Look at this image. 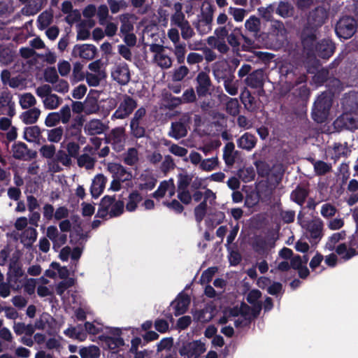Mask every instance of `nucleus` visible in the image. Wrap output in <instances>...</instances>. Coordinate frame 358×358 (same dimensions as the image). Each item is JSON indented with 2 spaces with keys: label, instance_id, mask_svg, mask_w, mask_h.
<instances>
[{
  "label": "nucleus",
  "instance_id": "obj_1",
  "mask_svg": "<svg viewBox=\"0 0 358 358\" xmlns=\"http://www.w3.org/2000/svg\"><path fill=\"white\" fill-rule=\"evenodd\" d=\"M215 79L218 83L222 82L224 90L231 96L238 93L240 83L235 79L234 75L228 71L224 65L217 64L213 69Z\"/></svg>",
  "mask_w": 358,
  "mask_h": 358
},
{
  "label": "nucleus",
  "instance_id": "obj_2",
  "mask_svg": "<svg viewBox=\"0 0 358 358\" xmlns=\"http://www.w3.org/2000/svg\"><path fill=\"white\" fill-rule=\"evenodd\" d=\"M52 88L48 84H43L36 89V94L42 99L43 106L48 110L57 108L62 102V99L52 93Z\"/></svg>",
  "mask_w": 358,
  "mask_h": 358
},
{
  "label": "nucleus",
  "instance_id": "obj_3",
  "mask_svg": "<svg viewBox=\"0 0 358 358\" xmlns=\"http://www.w3.org/2000/svg\"><path fill=\"white\" fill-rule=\"evenodd\" d=\"M150 51L152 54V62L155 65L162 69H169L172 66L173 59L163 45L152 43L150 45Z\"/></svg>",
  "mask_w": 358,
  "mask_h": 358
},
{
  "label": "nucleus",
  "instance_id": "obj_4",
  "mask_svg": "<svg viewBox=\"0 0 358 358\" xmlns=\"http://www.w3.org/2000/svg\"><path fill=\"white\" fill-rule=\"evenodd\" d=\"M331 106V96L329 94H321L314 104L313 117L317 122H324Z\"/></svg>",
  "mask_w": 358,
  "mask_h": 358
},
{
  "label": "nucleus",
  "instance_id": "obj_5",
  "mask_svg": "<svg viewBox=\"0 0 358 358\" xmlns=\"http://www.w3.org/2000/svg\"><path fill=\"white\" fill-rule=\"evenodd\" d=\"M206 350L205 343L196 340L184 343L179 349V354L187 358H199Z\"/></svg>",
  "mask_w": 358,
  "mask_h": 358
},
{
  "label": "nucleus",
  "instance_id": "obj_6",
  "mask_svg": "<svg viewBox=\"0 0 358 358\" xmlns=\"http://www.w3.org/2000/svg\"><path fill=\"white\" fill-rule=\"evenodd\" d=\"M357 24L355 20L350 17H344L337 22L335 31L339 38H349L356 31Z\"/></svg>",
  "mask_w": 358,
  "mask_h": 358
},
{
  "label": "nucleus",
  "instance_id": "obj_7",
  "mask_svg": "<svg viewBox=\"0 0 358 358\" xmlns=\"http://www.w3.org/2000/svg\"><path fill=\"white\" fill-rule=\"evenodd\" d=\"M113 80L122 85L127 84L130 80V71L128 65L125 63L115 64L110 71Z\"/></svg>",
  "mask_w": 358,
  "mask_h": 358
},
{
  "label": "nucleus",
  "instance_id": "obj_8",
  "mask_svg": "<svg viewBox=\"0 0 358 358\" xmlns=\"http://www.w3.org/2000/svg\"><path fill=\"white\" fill-rule=\"evenodd\" d=\"M137 106L136 101L129 96H124L117 109L113 114L112 118L124 119L128 117Z\"/></svg>",
  "mask_w": 358,
  "mask_h": 358
},
{
  "label": "nucleus",
  "instance_id": "obj_9",
  "mask_svg": "<svg viewBox=\"0 0 358 358\" xmlns=\"http://www.w3.org/2000/svg\"><path fill=\"white\" fill-rule=\"evenodd\" d=\"M59 162L64 166L69 167L72 164L71 157L63 150H58L55 155V159L48 164L49 169L52 172L61 171L62 168L58 164Z\"/></svg>",
  "mask_w": 358,
  "mask_h": 358
},
{
  "label": "nucleus",
  "instance_id": "obj_10",
  "mask_svg": "<svg viewBox=\"0 0 358 358\" xmlns=\"http://www.w3.org/2000/svg\"><path fill=\"white\" fill-rule=\"evenodd\" d=\"M96 48L91 44L76 45L72 50V56L90 60L94 58Z\"/></svg>",
  "mask_w": 358,
  "mask_h": 358
},
{
  "label": "nucleus",
  "instance_id": "obj_11",
  "mask_svg": "<svg viewBox=\"0 0 358 358\" xmlns=\"http://www.w3.org/2000/svg\"><path fill=\"white\" fill-rule=\"evenodd\" d=\"M107 170L113 175V178L118 179L122 182L129 181L132 178L131 172L121 164L114 162L108 163Z\"/></svg>",
  "mask_w": 358,
  "mask_h": 358
},
{
  "label": "nucleus",
  "instance_id": "obj_12",
  "mask_svg": "<svg viewBox=\"0 0 358 358\" xmlns=\"http://www.w3.org/2000/svg\"><path fill=\"white\" fill-rule=\"evenodd\" d=\"M275 246L274 239L271 237H258L253 243V248L258 254L264 256L268 255L269 251Z\"/></svg>",
  "mask_w": 358,
  "mask_h": 358
},
{
  "label": "nucleus",
  "instance_id": "obj_13",
  "mask_svg": "<svg viewBox=\"0 0 358 358\" xmlns=\"http://www.w3.org/2000/svg\"><path fill=\"white\" fill-rule=\"evenodd\" d=\"M328 16L327 10L325 8L320 6L312 10L308 17V23L312 27L322 26Z\"/></svg>",
  "mask_w": 358,
  "mask_h": 358
},
{
  "label": "nucleus",
  "instance_id": "obj_14",
  "mask_svg": "<svg viewBox=\"0 0 358 358\" xmlns=\"http://www.w3.org/2000/svg\"><path fill=\"white\" fill-rule=\"evenodd\" d=\"M196 91L199 96H205L210 93L211 80L209 76L205 72H200L196 78Z\"/></svg>",
  "mask_w": 358,
  "mask_h": 358
},
{
  "label": "nucleus",
  "instance_id": "obj_15",
  "mask_svg": "<svg viewBox=\"0 0 358 358\" xmlns=\"http://www.w3.org/2000/svg\"><path fill=\"white\" fill-rule=\"evenodd\" d=\"M46 236L52 241L53 249L55 250L64 245L67 241L66 234L59 232L55 226H50L47 228Z\"/></svg>",
  "mask_w": 358,
  "mask_h": 358
},
{
  "label": "nucleus",
  "instance_id": "obj_16",
  "mask_svg": "<svg viewBox=\"0 0 358 358\" xmlns=\"http://www.w3.org/2000/svg\"><path fill=\"white\" fill-rule=\"evenodd\" d=\"M175 192L176 187L173 180L170 179L164 180L160 183L158 189L153 193V196L158 199L166 196L172 197L175 194Z\"/></svg>",
  "mask_w": 358,
  "mask_h": 358
},
{
  "label": "nucleus",
  "instance_id": "obj_17",
  "mask_svg": "<svg viewBox=\"0 0 358 358\" xmlns=\"http://www.w3.org/2000/svg\"><path fill=\"white\" fill-rule=\"evenodd\" d=\"M264 75L262 69H257L250 73L244 80V83L251 88H262L264 86Z\"/></svg>",
  "mask_w": 358,
  "mask_h": 358
},
{
  "label": "nucleus",
  "instance_id": "obj_18",
  "mask_svg": "<svg viewBox=\"0 0 358 358\" xmlns=\"http://www.w3.org/2000/svg\"><path fill=\"white\" fill-rule=\"evenodd\" d=\"M110 138L114 149L117 152L121 151L125 143L124 129L122 127L113 129L110 135Z\"/></svg>",
  "mask_w": 358,
  "mask_h": 358
},
{
  "label": "nucleus",
  "instance_id": "obj_19",
  "mask_svg": "<svg viewBox=\"0 0 358 358\" xmlns=\"http://www.w3.org/2000/svg\"><path fill=\"white\" fill-rule=\"evenodd\" d=\"M107 178L103 174H97L92 180L90 192L94 198H98L103 192Z\"/></svg>",
  "mask_w": 358,
  "mask_h": 358
},
{
  "label": "nucleus",
  "instance_id": "obj_20",
  "mask_svg": "<svg viewBox=\"0 0 358 358\" xmlns=\"http://www.w3.org/2000/svg\"><path fill=\"white\" fill-rule=\"evenodd\" d=\"M306 230L312 239L320 240L323 236V222L320 219L313 220L307 224Z\"/></svg>",
  "mask_w": 358,
  "mask_h": 358
},
{
  "label": "nucleus",
  "instance_id": "obj_21",
  "mask_svg": "<svg viewBox=\"0 0 358 358\" xmlns=\"http://www.w3.org/2000/svg\"><path fill=\"white\" fill-rule=\"evenodd\" d=\"M106 129V126L97 119H93L89 121L84 127L85 131L90 135L102 134Z\"/></svg>",
  "mask_w": 358,
  "mask_h": 358
},
{
  "label": "nucleus",
  "instance_id": "obj_22",
  "mask_svg": "<svg viewBox=\"0 0 358 358\" xmlns=\"http://www.w3.org/2000/svg\"><path fill=\"white\" fill-rule=\"evenodd\" d=\"M189 117L187 115L182 119L183 122H175L172 123L171 131L170 132L171 136L176 139H179L186 136L187 129L185 126V123L189 122Z\"/></svg>",
  "mask_w": 358,
  "mask_h": 358
},
{
  "label": "nucleus",
  "instance_id": "obj_23",
  "mask_svg": "<svg viewBox=\"0 0 358 358\" xmlns=\"http://www.w3.org/2000/svg\"><path fill=\"white\" fill-rule=\"evenodd\" d=\"M190 303V299L187 294L180 293L175 300L176 315H180L186 312Z\"/></svg>",
  "mask_w": 358,
  "mask_h": 358
},
{
  "label": "nucleus",
  "instance_id": "obj_24",
  "mask_svg": "<svg viewBox=\"0 0 358 358\" xmlns=\"http://www.w3.org/2000/svg\"><path fill=\"white\" fill-rule=\"evenodd\" d=\"M334 45L329 40H322L318 43L315 50L318 55L322 58L329 57L334 52Z\"/></svg>",
  "mask_w": 358,
  "mask_h": 358
},
{
  "label": "nucleus",
  "instance_id": "obj_25",
  "mask_svg": "<svg viewBox=\"0 0 358 358\" xmlns=\"http://www.w3.org/2000/svg\"><path fill=\"white\" fill-rule=\"evenodd\" d=\"M256 143V137L249 133L244 134L237 141V144L239 148L247 150H252L255 146Z\"/></svg>",
  "mask_w": 358,
  "mask_h": 358
},
{
  "label": "nucleus",
  "instance_id": "obj_26",
  "mask_svg": "<svg viewBox=\"0 0 358 358\" xmlns=\"http://www.w3.org/2000/svg\"><path fill=\"white\" fill-rule=\"evenodd\" d=\"M41 113V111L39 108H32L23 112L20 115V118L24 123L31 124L37 122Z\"/></svg>",
  "mask_w": 358,
  "mask_h": 358
},
{
  "label": "nucleus",
  "instance_id": "obj_27",
  "mask_svg": "<svg viewBox=\"0 0 358 358\" xmlns=\"http://www.w3.org/2000/svg\"><path fill=\"white\" fill-rule=\"evenodd\" d=\"M41 136V129L38 126H31L24 129V138L29 142L39 143Z\"/></svg>",
  "mask_w": 358,
  "mask_h": 358
},
{
  "label": "nucleus",
  "instance_id": "obj_28",
  "mask_svg": "<svg viewBox=\"0 0 358 358\" xmlns=\"http://www.w3.org/2000/svg\"><path fill=\"white\" fill-rule=\"evenodd\" d=\"M275 9V13L283 18L292 17L294 13L293 6L286 1H280Z\"/></svg>",
  "mask_w": 358,
  "mask_h": 358
},
{
  "label": "nucleus",
  "instance_id": "obj_29",
  "mask_svg": "<svg viewBox=\"0 0 358 358\" xmlns=\"http://www.w3.org/2000/svg\"><path fill=\"white\" fill-rule=\"evenodd\" d=\"M259 313L258 310L254 308L252 309L245 303H242L238 310H235L233 313L234 315H238V314L243 315L245 319L250 320L252 317H257Z\"/></svg>",
  "mask_w": 358,
  "mask_h": 358
},
{
  "label": "nucleus",
  "instance_id": "obj_30",
  "mask_svg": "<svg viewBox=\"0 0 358 358\" xmlns=\"http://www.w3.org/2000/svg\"><path fill=\"white\" fill-rule=\"evenodd\" d=\"M234 148L235 145L233 143H227L224 148L223 159L229 166H231L235 162Z\"/></svg>",
  "mask_w": 358,
  "mask_h": 358
},
{
  "label": "nucleus",
  "instance_id": "obj_31",
  "mask_svg": "<svg viewBox=\"0 0 358 358\" xmlns=\"http://www.w3.org/2000/svg\"><path fill=\"white\" fill-rule=\"evenodd\" d=\"M1 76H2V79H3V82H6L5 81L6 78L7 79H8V83L10 87L17 88L20 90L24 89L25 83H24V80L23 78H22L19 76H17V77H13V78H11L9 79V73L7 71H3Z\"/></svg>",
  "mask_w": 358,
  "mask_h": 358
},
{
  "label": "nucleus",
  "instance_id": "obj_32",
  "mask_svg": "<svg viewBox=\"0 0 358 358\" xmlns=\"http://www.w3.org/2000/svg\"><path fill=\"white\" fill-rule=\"evenodd\" d=\"M79 355L81 358H98L100 356V350L95 345L83 347L80 349Z\"/></svg>",
  "mask_w": 358,
  "mask_h": 358
},
{
  "label": "nucleus",
  "instance_id": "obj_33",
  "mask_svg": "<svg viewBox=\"0 0 358 358\" xmlns=\"http://www.w3.org/2000/svg\"><path fill=\"white\" fill-rule=\"evenodd\" d=\"M139 160L138 150L134 148H131L123 155L124 162L129 166H134Z\"/></svg>",
  "mask_w": 358,
  "mask_h": 358
},
{
  "label": "nucleus",
  "instance_id": "obj_34",
  "mask_svg": "<svg viewBox=\"0 0 358 358\" xmlns=\"http://www.w3.org/2000/svg\"><path fill=\"white\" fill-rule=\"evenodd\" d=\"M239 178L244 182H248L254 180L255 171L252 166H245L238 171Z\"/></svg>",
  "mask_w": 358,
  "mask_h": 358
},
{
  "label": "nucleus",
  "instance_id": "obj_35",
  "mask_svg": "<svg viewBox=\"0 0 358 358\" xmlns=\"http://www.w3.org/2000/svg\"><path fill=\"white\" fill-rule=\"evenodd\" d=\"M13 330L17 335L24 334L27 336H31L34 332V327L32 324L27 325L23 322H15Z\"/></svg>",
  "mask_w": 358,
  "mask_h": 358
},
{
  "label": "nucleus",
  "instance_id": "obj_36",
  "mask_svg": "<svg viewBox=\"0 0 358 358\" xmlns=\"http://www.w3.org/2000/svg\"><path fill=\"white\" fill-rule=\"evenodd\" d=\"M19 103L24 109H28L34 106L36 103V99L31 93H24L19 95Z\"/></svg>",
  "mask_w": 358,
  "mask_h": 358
},
{
  "label": "nucleus",
  "instance_id": "obj_37",
  "mask_svg": "<svg viewBox=\"0 0 358 358\" xmlns=\"http://www.w3.org/2000/svg\"><path fill=\"white\" fill-rule=\"evenodd\" d=\"M219 166V159L217 156L211 158L203 159L199 166V169L204 171H212Z\"/></svg>",
  "mask_w": 358,
  "mask_h": 358
},
{
  "label": "nucleus",
  "instance_id": "obj_38",
  "mask_svg": "<svg viewBox=\"0 0 358 358\" xmlns=\"http://www.w3.org/2000/svg\"><path fill=\"white\" fill-rule=\"evenodd\" d=\"M141 180L139 188L142 190L152 189L155 186L157 182L156 179L148 173L141 175Z\"/></svg>",
  "mask_w": 358,
  "mask_h": 358
},
{
  "label": "nucleus",
  "instance_id": "obj_39",
  "mask_svg": "<svg viewBox=\"0 0 358 358\" xmlns=\"http://www.w3.org/2000/svg\"><path fill=\"white\" fill-rule=\"evenodd\" d=\"M115 200L113 197L108 196H104L102 199L100 204L101 207L98 211V214L100 217H104L108 215Z\"/></svg>",
  "mask_w": 358,
  "mask_h": 358
},
{
  "label": "nucleus",
  "instance_id": "obj_40",
  "mask_svg": "<svg viewBox=\"0 0 358 358\" xmlns=\"http://www.w3.org/2000/svg\"><path fill=\"white\" fill-rule=\"evenodd\" d=\"M346 233L345 231L333 234L326 243V248L331 251L334 250L336 244L340 241H343L345 238Z\"/></svg>",
  "mask_w": 358,
  "mask_h": 358
},
{
  "label": "nucleus",
  "instance_id": "obj_41",
  "mask_svg": "<svg viewBox=\"0 0 358 358\" xmlns=\"http://www.w3.org/2000/svg\"><path fill=\"white\" fill-rule=\"evenodd\" d=\"M37 238V231L31 227L27 228L22 235V242L24 245H31Z\"/></svg>",
  "mask_w": 358,
  "mask_h": 358
},
{
  "label": "nucleus",
  "instance_id": "obj_42",
  "mask_svg": "<svg viewBox=\"0 0 358 358\" xmlns=\"http://www.w3.org/2000/svg\"><path fill=\"white\" fill-rule=\"evenodd\" d=\"M336 252L345 260H348L357 254V251H355L352 247L348 249L347 245L345 243L338 245L336 248Z\"/></svg>",
  "mask_w": 358,
  "mask_h": 358
},
{
  "label": "nucleus",
  "instance_id": "obj_43",
  "mask_svg": "<svg viewBox=\"0 0 358 358\" xmlns=\"http://www.w3.org/2000/svg\"><path fill=\"white\" fill-rule=\"evenodd\" d=\"M95 164V159L87 154H83L78 157V165L87 170L93 169Z\"/></svg>",
  "mask_w": 358,
  "mask_h": 358
},
{
  "label": "nucleus",
  "instance_id": "obj_44",
  "mask_svg": "<svg viewBox=\"0 0 358 358\" xmlns=\"http://www.w3.org/2000/svg\"><path fill=\"white\" fill-rule=\"evenodd\" d=\"M47 2L48 0H31L27 6V13L35 15L46 5Z\"/></svg>",
  "mask_w": 358,
  "mask_h": 358
},
{
  "label": "nucleus",
  "instance_id": "obj_45",
  "mask_svg": "<svg viewBox=\"0 0 358 358\" xmlns=\"http://www.w3.org/2000/svg\"><path fill=\"white\" fill-rule=\"evenodd\" d=\"M142 200L141 195L138 192H133L131 193L128 198V201L126 205V209L128 211L132 212L137 208L138 203Z\"/></svg>",
  "mask_w": 358,
  "mask_h": 358
},
{
  "label": "nucleus",
  "instance_id": "obj_46",
  "mask_svg": "<svg viewBox=\"0 0 358 358\" xmlns=\"http://www.w3.org/2000/svg\"><path fill=\"white\" fill-rule=\"evenodd\" d=\"M85 113L91 115L96 113L99 110V106L97 101L93 97H87L84 101Z\"/></svg>",
  "mask_w": 358,
  "mask_h": 358
},
{
  "label": "nucleus",
  "instance_id": "obj_47",
  "mask_svg": "<svg viewBox=\"0 0 358 358\" xmlns=\"http://www.w3.org/2000/svg\"><path fill=\"white\" fill-rule=\"evenodd\" d=\"M245 29L252 33L257 34L260 29V20L255 15L250 16L245 22Z\"/></svg>",
  "mask_w": 358,
  "mask_h": 358
},
{
  "label": "nucleus",
  "instance_id": "obj_48",
  "mask_svg": "<svg viewBox=\"0 0 358 358\" xmlns=\"http://www.w3.org/2000/svg\"><path fill=\"white\" fill-rule=\"evenodd\" d=\"M338 122H343L345 127L348 129L353 130L358 129V120L351 115L345 114L342 115L341 119L336 121V123Z\"/></svg>",
  "mask_w": 358,
  "mask_h": 358
},
{
  "label": "nucleus",
  "instance_id": "obj_49",
  "mask_svg": "<svg viewBox=\"0 0 358 358\" xmlns=\"http://www.w3.org/2000/svg\"><path fill=\"white\" fill-rule=\"evenodd\" d=\"M307 196L306 189L302 187H297L291 194L292 199L301 206L304 203Z\"/></svg>",
  "mask_w": 358,
  "mask_h": 358
},
{
  "label": "nucleus",
  "instance_id": "obj_50",
  "mask_svg": "<svg viewBox=\"0 0 358 358\" xmlns=\"http://www.w3.org/2000/svg\"><path fill=\"white\" fill-rule=\"evenodd\" d=\"M262 294L261 292L257 289H252L251 290L247 296V301L254 306V308L255 309L258 310V311H260L262 308V304L260 302H259V299L261 297Z\"/></svg>",
  "mask_w": 358,
  "mask_h": 358
},
{
  "label": "nucleus",
  "instance_id": "obj_51",
  "mask_svg": "<svg viewBox=\"0 0 358 358\" xmlns=\"http://www.w3.org/2000/svg\"><path fill=\"white\" fill-rule=\"evenodd\" d=\"M86 82L90 87H97L100 83L104 80L106 76H101V74H95L94 73L87 72L85 76Z\"/></svg>",
  "mask_w": 358,
  "mask_h": 358
},
{
  "label": "nucleus",
  "instance_id": "obj_52",
  "mask_svg": "<svg viewBox=\"0 0 358 358\" xmlns=\"http://www.w3.org/2000/svg\"><path fill=\"white\" fill-rule=\"evenodd\" d=\"M186 44L184 43H177L174 45L173 53L176 57L177 62L179 64H182L185 61V54H186Z\"/></svg>",
  "mask_w": 358,
  "mask_h": 358
},
{
  "label": "nucleus",
  "instance_id": "obj_53",
  "mask_svg": "<svg viewBox=\"0 0 358 358\" xmlns=\"http://www.w3.org/2000/svg\"><path fill=\"white\" fill-rule=\"evenodd\" d=\"M192 180V176L187 173H181L178 176V189H187L188 186Z\"/></svg>",
  "mask_w": 358,
  "mask_h": 358
},
{
  "label": "nucleus",
  "instance_id": "obj_54",
  "mask_svg": "<svg viewBox=\"0 0 358 358\" xmlns=\"http://www.w3.org/2000/svg\"><path fill=\"white\" fill-rule=\"evenodd\" d=\"M53 15L51 11L45 10L38 17V22L41 29H44L50 25L52 21Z\"/></svg>",
  "mask_w": 358,
  "mask_h": 358
},
{
  "label": "nucleus",
  "instance_id": "obj_55",
  "mask_svg": "<svg viewBox=\"0 0 358 358\" xmlns=\"http://www.w3.org/2000/svg\"><path fill=\"white\" fill-rule=\"evenodd\" d=\"M229 14L233 17L236 22H241L247 15V10L243 8L229 7Z\"/></svg>",
  "mask_w": 358,
  "mask_h": 358
},
{
  "label": "nucleus",
  "instance_id": "obj_56",
  "mask_svg": "<svg viewBox=\"0 0 358 358\" xmlns=\"http://www.w3.org/2000/svg\"><path fill=\"white\" fill-rule=\"evenodd\" d=\"M85 75L83 72V65L80 62L73 64L72 78L73 82H79L85 78Z\"/></svg>",
  "mask_w": 358,
  "mask_h": 358
},
{
  "label": "nucleus",
  "instance_id": "obj_57",
  "mask_svg": "<svg viewBox=\"0 0 358 358\" xmlns=\"http://www.w3.org/2000/svg\"><path fill=\"white\" fill-rule=\"evenodd\" d=\"M63 133L64 130L61 127L52 129L48 132V140L52 143H58L62 139Z\"/></svg>",
  "mask_w": 358,
  "mask_h": 358
},
{
  "label": "nucleus",
  "instance_id": "obj_58",
  "mask_svg": "<svg viewBox=\"0 0 358 358\" xmlns=\"http://www.w3.org/2000/svg\"><path fill=\"white\" fill-rule=\"evenodd\" d=\"M88 69L89 73H94L95 74H101V76H106V73L103 68V63L101 60L98 59L89 64Z\"/></svg>",
  "mask_w": 358,
  "mask_h": 358
},
{
  "label": "nucleus",
  "instance_id": "obj_59",
  "mask_svg": "<svg viewBox=\"0 0 358 358\" xmlns=\"http://www.w3.org/2000/svg\"><path fill=\"white\" fill-rule=\"evenodd\" d=\"M39 152L42 157L50 159L56 155V148L53 145H45L40 148Z\"/></svg>",
  "mask_w": 358,
  "mask_h": 358
},
{
  "label": "nucleus",
  "instance_id": "obj_60",
  "mask_svg": "<svg viewBox=\"0 0 358 358\" xmlns=\"http://www.w3.org/2000/svg\"><path fill=\"white\" fill-rule=\"evenodd\" d=\"M59 120L63 124H67L71 117V110L69 106L65 105L57 112Z\"/></svg>",
  "mask_w": 358,
  "mask_h": 358
},
{
  "label": "nucleus",
  "instance_id": "obj_61",
  "mask_svg": "<svg viewBox=\"0 0 358 358\" xmlns=\"http://www.w3.org/2000/svg\"><path fill=\"white\" fill-rule=\"evenodd\" d=\"M52 85V88L59 93L65 94L69 90V83L65 80L59 79V78Z\"/></svg>",
  "mask_w": 358,
  "mask_h": 358
},
{
  "label": "nucleus",
  "instance_id": "obj_62",
  "mask_svg": "<svg viewBox=\"0 0 358 358\" xmlns=\"http://www.w3.org/2000/svg\"><path fill=\"white\" fill-rule=\"evenodd\" d=\"M189 69L185 66H180L174 69L172 74V79L174 81H181L188 74Z\"/></svg>",
  "mask_w": 358,
  "mask_h": 358
},
{
  "label": "nucleus",
  "instance_id": "obj_63",
  "mask_svg": "<svg viewBox=\"0 0 358 358\" xmlns=\"http://www.w3.org/2000/svg\"><path fill=\"white\" fill-rule=\"evenodd\" d=\"M227 112L231 115H236L239 112V103L236 99L229 98L226 104Z\"/></svg>",
  "mask_w": 358,
  "mask_h": 358
},
{
  "label": "nucleus",
  "instance_id": "obj_64",
  "mask_svg": "<svg viewBox=\"0 0 358 358\" xmlns=\"http://www.w3.org/2000/svg\"><path fill=\"white\" fill-rule=\"evenodd\" d=\"M12 151L15 158L21 159L27 154V146L22 143H17L13 145Z\"/></svg>",
  "mask_w": 358,
  "mask_h": 358
}]
</instances>
